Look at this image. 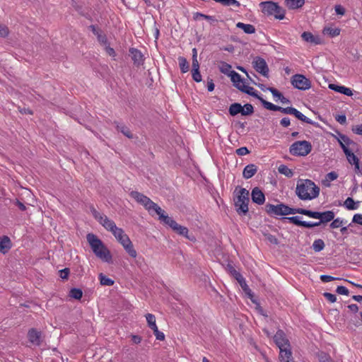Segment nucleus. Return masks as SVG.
Listing matches in <instances>:
<instances>
[{
    "mask_svg": "<svg viewBox=\"0 0 362 362\" xmlns=\"http://www.w3.org/2000/svg\"><path fill=\"white\" fill-rule=\"evenodd\" d=\"M90 209L94 218L107 231L111 232L122 245L129 243L130 240L129 236L124 233L122 228L117 227L112 220L110 219L107 216L100 214L93 206L90 207Z\"/></svg>",
    "mask_w": 362,
    "mask_h": 362,
    "instance_id": "nucleus-1",
    "label": "nucleus"
},
{
    "mask_svg": "<svg viewBox=\"0 0 362 362\" xmlns=\"http://www.w3.org/2000/svg\"><path fill=\"white\" fill-rule=\"evenodd\" d=\"M274 341L279 349L280 362H295L292 356L290 341L286 334L281 329H279L274 336Z\"/></svg>",
    "mask_w": 362,
    "mask_h": 362,
    "instance_id": "nucleus-2",
    "label": "nucleus"
},
{
    "mask_svg": "<svg viewBox=\"0 0 362 362\" xmlns=\"http://www.w3.org/2000/svg\"><path fill=\"white\" fill-rule=\"evenodd\" d=\"M320 187L310 180H299L296 188V194L301 200H312L320 194Z\"/></svg>",
    "mask_w": 362,
    "mask_h": 362,
    "instance_id": "nucleus-3",
    "label": "nucleus"
},
{
    "mask_svg": "<svg viewBox=\"0 0 362 362\" xmlns=\"http://www.w3.org/2000/svg\"><path fill=\"white\" fill-rule=\"evenodd\" d=\"M86 238L93 253L98 258L105 262L110 263L112 262L110 252L100 239L93 233H88Z\"/></svg>",
    "mask_w": 362,
    "mask_h": 362,
    "instance_id": "nucleus-4",
    "label": "nucleus"
},
{
    "mask_svg": "<svg viewBox=\"0 0 362 362\" xmlns=\"http://www.w3.org/2000/svg\"><path fill=\"white\" fill-rule=\"evenodd\" d=\"M234 193L235 206L237 212L240 214H245L248 212L249 191L239 186L236 187Z\"/></svg>",
    "mask_w": 362,
    "mask_h": 362,
    "instance_id": "nucleus-5",
    "label": "nucleus"
},
{
    "mask_svg": "<svg viewBox=\"0 0 362 362\" xmlns=\"http://www.w3.org/2000/svg\"><path fill=\"white\" fill-rule=\"evenodd\" d=\"M129 195L136 202L142 205L149 214L153 216V213L160 211V207L144 194L137 191H132Z\"/></svg>",
    "mask_w": 362,
    "mask_h": 362,
    "instance_id": "nucleus-6",
    "label": "nucleus"
},
{
    "mask_svg": "<svg viewBox=\"0 0 362 362\" xmlns=\"http://www.w3.org/2000/svg\"><path fill=\"white\" fill-rule=\"evenodd\" d=\"M262 13L267 16H273L275 18L282 20L285 17V10L277 3L267 1L259 4Z\"/></svg>",
    "mask_w": 362,
    "mask_h": 362,
    "instance_id": "nucleus-7",
    "label": "nucleus"
},
{
    "mask_svg": "<svg viewBox=\"0 0 362 362\" xmlns=\"http://www.w3.org/2000/svg\"><path fill=\"white\" fill-rule=\"evenodd\" d=\"M301 208L293 209L284 204L274 205L267 204L265 205V211L270 216H283L294 214H300Z\"/></svg>",
    "mask_w": 362,
    "mask_h": 362,
    "instance_id": "nucleus-8",
    "label": "nucleus"
},
{
    "mask_svg": "<svg viewBox=\"0 0 362 362\" xmlns=\"http://www.w3.org/2000/svg\"><path fill=\"white\" fill-rule=\"evenodd\" d=\"M312 145L308 141H298L294 142L289 148V152L293 156H305L310 153Z\"/></svg>",
    "mask_w": 362,
    "mask_h": 362,
    "instance_id": "nucleus-9",
    "label": "nucleus"
},
{
    "mask_svg": "<svg viewBox=\"0 0 362 362\" xmlns=\"http://www.w3.org/2000/svg\"><path fill=\"white\" fill-rule=\"evenodd\" d=\"M300 214L305 215L313 218L320 219L318 221V223H320V226L322 223L332 221L334 218V213L332 211L319 212L303 209V210H300Z\"/></svg>",
    "mask_w": 362,
    "mask_h": 362,
    "instance_id": "nucleus-10",
    "label": "nucleus"
},
{
    "mask_svg": "<svg viewBox=\"0 0 362 362\" xmlns=\"http://www.w3.org/2000/svg\"><path fill=\"white\" fill-rule=\"evenodd\" d=\"M292 85L299 90H308L311 87L310 81L305 78L303 75L296 74L291 79Z\"/></svg>",
    "mask_w": 362,
    "mask_h": 362,
    "instance_id": "nucleus-11",
    "label": "nucleus"
},
{
    "mask_svg": "<svg viewBox=\"0 0 362 362\" xmlns=\"http://www.w3.org/2000/svg\"><path fill=\"white\" fill-rule=\"evenodd\" d=\"M252 64H253V67L257 72H259L264 76L268 77L269 68H268L266 61L263 58L257 57L254 59Z\"/></svg>",
    "mask_w": 362,
    "mask_h": 362,
    "instance_id": "nucleus-12",
    "label": "nucleus"
},
{
    "mask_svg": "<svg viewBox=\"0 0 362 362\" xmlns=\"http://www.w3.org/2000/svg\"><path fill=\"white\" fill-rule=\"evenodd\" d=\"M41 332L35 328H31L28 332V339L29 341L35 346H40L41 344Z\"/></svg>",
    "mask_w": 362,
    "mask_h": 362,
    "instance_id": "nucleus-13",
    "label": "nucleus"
},
{
    "mask_svg": "<svg viewBox=\"0 0 362 362\" xmlns=\"http://www.w3.org/2000/svg\"><path fill=\"white\" fill-rule=\"evenodd\" d=\"M129 53L134 65L139 66L144 63V55L140 50L136 48H130Z\"/></svg>",
    "mask_w": 362,
    "mask_h": 362,
    "instance_id": "nucleus-14",
    "label": "nucleus"
},
{
    "mask_svg": "<svg viewBox=\"0 0 362 362\" xmlns=\"http://www.w3.org/2000/svg\"><path fill=\"white\" fill-rule=\"evenodd\" d=\"M252 200L254 203L262 205L264 203L265 196L259 187H255L251 193Z\"/></svg>",
    "mask_w": 362,
    "mask_h": 362,
    "instance_id": "nucleus-15",
    "label": "nucleus"
},
{
    "mask_svg": "<svg viewBox=\"0 0 362 362\" xmlns=\"http://www.w3.org/2000/svg\"><path fill=\"white\" fill-rule=\"evenodd\" d=\"M228 76H230L231 81L233 83L234 86L240 91L242 88L243 89V86H246L241 76L235 71H231Z\"/></svg>",
    "mask_w": 362,
    "mask_h": 362,
    "instance_id": "nucleus-16",
    "label": "nucleus"
},
{
    "mask_svg": "<svg viewBox=\"0 0 362 362\" xmlns=\"http://www.w3.org/2000/svg\"><path fill=\"white\" fill-rule=\"evenodd\" d=\"M157 215L159 216V220L163 223L168 225L171 229L176 224V221L173 220L172 218L169 217L168 215L165 214V211L160 208V211L159 212H155Z\"/></svg>",
    "mask_w": 362,
    "mask_h": 362,
    "instance_id": "nucleus-17",
    "label": "nucleus"
},
{
    "mask_svg": "<svg viewBox=\"0 0 362 362\" xmlns=\"http://www.w3.org/2000/svg\"><path fill=\"white\" fill-rule=\"evenodd\" d=\"M11 247L12 243L8 236L4 235L0 237V252L2 254H6L8 252Z\"/></svg>",
    "mask_w": 362,
    "mask_h": 362,
    "instance_id": "nucleus-18",
    "label": "nucleus"
},
{
    "mask_svg": "<svg viewBox=\"0 0 362 362\" xmlns=\"http://www.w3.org/2000/svg\"><path fill=\"white\" fill-rule=\"evenodd\" d=\"M329 88L347 96H351L353 95L352 90L349 88H346L343 86L331 83L329 85Z\"/></svg>",
    "mask_w": 362,
    "mask_h": 362,
    "instance_id": "nucleus-19",
    "label": "nucleus"
},
{
    "mask_svg": "<svg viewBox=\"0 0 362 362\" xmlns=\"http://www.w3.org/2000/svg\"><path fill=\"white\" fill-rule=\"evenodd\" d=\"M337 140L342 149L343 146L344 148H349V146L356 145V144L354 141L350 139L347 136L342 134H339V137L337 138Z\"/></svg>",
    "mask_w": 362,
    "mask_h": 362,
    "instance_id": "nucleus-20",
    "label": "nucleus"
},
{
    "mask_svg": "<svg viewBox=\"0 0 362 362\" xmlns=\"http://www.w3.org/2000/svg\"><path fill=\"white\" fill-rule=\"evenodd\" d=\"M257 171V167L255 164H249L245 167L243 176L245 179H250L255 175Z\"/></svg>",
    "mask_w": 362,
    "mask_h": 362,
    "instance_id": "nucleus-21",
    "label": "nucleus"
},
{
    "mask_svg": "<svg viewBox=\"0 0 362 362\" xmlns=\"http://www.w3.org/2000/svg\"><path fill=\"white\" fill-rule=\"evenodd\" d=\"M301 37L306 42L313 43L315 45H319L320 43V39L318 37L314 36L310 32H303L301 34Z\"/></svg>",
    "mask_w": 362,
    "mask_h": 362,
    "instance_id": "nucleus-22",
    "label": "nucleus"
},
{
    "mask_svg": "<svg viewBox=\"0 0 362 362\" xmlns=\"http://www.w3.org/2000/svg\"><path fill=\"white\" fill-rule=\"evenodd\" d=\"M343 151L346 156L348 162L351 165H354L359 162L358 158L349 148L343 147Z\"/></svg>",
    "mask_w": 362,
    "mask_h": 362,
    "instance_id": "nucleus-23",
    "label": "nucleus"
},
{
    "mask_svg": "<svg viewBox=\"0 0 362 362\" xmlns=\"http://www.w3.org/2000/svg\"><path fill=\"white\" fill-rule=\"evenodd\" d=\"M305 4V0H285L286 6L291 10L301 8Z\"/></svg>",
    "mask_w": 362,
    "mask_h": 362,
    "instance_id": "nucleus-24",
    "label": "nucleus"
},
{
    "mask_svg": "<svg viewBox=\"0 0 362 362\" xmlns=\"http://www.w3.org/2000/svg\"><path fill=\"white\" fill-rule=\"evenodd\" d=\"M172 230L180 235L184 236L189 240L191 239L188 236L189 230L185 226H181V225L178 224L177 223H176V224L174 226V227L173 228Z\"/></svg>",
    "mask_w": 362,
    "mask_h": 362,
    "instance_id": "nucleus-25",
    "label": "nucleus"
},
{
    "mask_svg": "<svg viewBox=\"0 0 362 362\" xmlns=\"http://www.w3.org/2000/svg\"><path fill=\"white\" fill-rule=\"evenodd\" d=\"M294 115L296 118L300 119L302 122H304L308 124H315V122H314L313 120L305 116L303 113H301L300 111H298L297 109L293 108L292 114Z\"/></svg>",
    "mask_w": 362,
    "mask_h": 362,
    "instance_id": "nucleus-26",
    "label": "nucleus"
},
{
    "mask_svg": "<svg viewBox=\"0 0 362 362\" xmlns=\"http://www.w3.org/2000/svg\"><path fill=\"white\" fill-rule=\"evenodd\" d=\"M294 115L296 118L300 119L302 122H304L308 124H315V122H314L313 120L305 116L303 113H301L300 111H298L297 109L293 108L292 114Z\"/></svg>",
    "mask_w": 362,
    "mask_h": 362,
    "instance_id": "nucleus-27",
    "label": "nucleus"
},
{
    "mask_svg": "<svg viewBox=\"0 0 362 362\" xmlns=\"http://www.w3.org/2000/svg\"><path fill=\"white\" fill-rule=\"evenodd\" d=\"M237 28L242 29L247 34H253L255 33V28L253 25L245 24L239 22L236 24Z\"/></svg>",
    "mask_w": 362,
    "mask_h": 362,
    "instance_id": "nucleus-28",
    "label": "nucleus"
},
{
    "mask_svg": "<svg viewBox=\"0 0 362 362\" xmlns=\"http://www.w3.org/2000/svg\"><path fill=\"white\" fill-rule=\"evenodd\" d=\"M116 129L117 131H119L127 138H129V139L133 138V134L131 132L130 129L124 124H120L117 123Z\"/></svg>",
    "mask_w": 362,
    "mask_h": 362,
    "instance_id": "nucleus-29",
    "label": "nucleus"
},
{
    "mask_svg": "<svg viewBox=\"0 0 362 362\" xmlns=\"http://www.w3.org/2000/svg\"><path fill=\"white\" fill-rule=\"evenodd\" d=\"M242 110H243L241 104L238 103L231 104L228 109L229 114L231 116H235V115H238V113L241 114Z\"/></svg>",
    "mask_w": 362,
    "mask_h": 362,
    "instance_id": "nucleus-30",
    "label": "nucleus"
},
{
    "mask_svg": "<svg viewBox=\"0 0 362 362\" xmlns=\"http://www.w3.org/2000/svg\"><path fill=\"white\" fill-rule=\"evenodd\" d=\"M243 88L241 89V91L243 93H245L247 95L253 96L259 100L262 99V97L258 95L257 90H255L254 89V88L249 86H243Z\"/></svg>",
    "mask_w": 362,
    "mask_h": 362,
    "instance_id": "nucleus-31",
    "label": "nucleus"
},
{
    "mask_svg": "<svg viewBox=\"0 0 362 362\" xmlns=\"http://www.w3.org/2000/svg\"><path fill=\"white\" fill-rule=\"evenodd\" d=\"M359 202H355L351 197H348L344 202V206L349 210H356L358 207Z\"/></svg>",
    "mask_w": 362,
    "mask_h": 362,
    "instance_id": "nucleus-32",
    "label": "nucleus"
},
{
    "mask_svg": "<svg viewBox=\"0 0 362 362\" xmlns=\"http://www.w3.org/2000/svg\"><path fill=\"white\" fill-rule=\"evenodd\" d=\"M124 248L125 251L129 254V255L133 258H135L137 255L136 251L134 247V245L131 241H129L128 243H125V245H122Z\"/></svg>",
    "mask_w": 362,
    "mask_h": 362,
    "instance_id": "nucleus-33",
    "label": "nucleus"
},
{
    "mask_svg": "<svg viewBox=\"0 0 362 362\" xmlns=\"http://www.w3.org/2000/svg\"><path fill=\"white\" fill-rule=\"evenodd\" d=\"M179 66L182 73H187L189 69V63L184 57H178Z\"/></svg>",
    "mask_w": 362,
    "mask_h": 362,
    "instance_id": "nucleus-34",
    "label": "nucleus"
},
{
    "mask_svg": "<svg viewBox=\"0 0 362 362\" xmlns=\"http://www.w3.org/2000/svg\"><path fill=\"white\" fill-rule=\"evenodd\" d=\"M278 170L281 174L284 175L287 177H291L293 175V170L284 164L279 165Z\"/></svg>",
    "mask_w": 362,
    "mask_h": 362,
    "instance_id": "nucleus-35",
    "label": "nucleus"
},
{
    "mask_svg": "<svg viewBox=\"0 0 362 362\" xmlns=\"http://www.w3.org/2000/svg\"><path fill=\"white\" fill-rule=\"evenodd\" d=\"M261 103L264 106V108L272 110V111H279L280 106L276 105L270 102H268L265 100H264L262 98L260 100Z\"/></svg>",
    "mask_w": 362,
    "mask_h": 362,
    "instance_id": "nucleus-36",
    "label": "nucleus"
},
{
    "mask_svg": "<svg viewBox=\"0 0 362 362\" xmlns=\"http://www.w3.org/2000/svg\"><path fill=\"white\" fill-rule=\"evenodd\" d=\"M99 279L100 283L103 286H112L114 284V281L108 277H107L105 275H104L103 273H100L99 274Z\"/></svg>",
    "mask_w": 362,
    "mask_h": 362,
    "instance_id": "nucleus-37",
    "label": "nucleus"
},
{
    "mask_svg": "<svg viewBox=\"0 0 362 362\" xmlns=\"http://www.w3.org/2000/svg\"><path fill=\"white\" fill-rule=\"evenodd\" d=\"M83 292L80 288H73L69 291V296L72 298L80 300L82 298Z\"/></svg>",
    "mask_w": 362,
    "mask_h": 362,
    "instance_id": "nucleus-38",
    "label": "nucleus"
},
{
    "mask_svg": "<svg viewBox=\"0 0 362 362\" xmlns=\"http://www.w3.org/2000/svg\"><path fill=\"white\" fill-rule=\"evenodd\" d=\"M325 246V243L322 239L315 240L313 243V249L317 252L322 251Z\"/></svg>",
    "mask_w": 362,
    "mask_h": 362,
    "instance_id": "nucleus-39",
    "label": "nucleus"
},
{
    "mask_svg": "<svg viewBox=\"0 0 362 362\" xmlns=\"http://www.w3.org/2000/svg\"><path fill=\"white\" fill-rule=\"evenodd\" d=\"M146 319L148 323V326L151 329H154L157 327L156 323V317L154 315L148 313L146 315Z\"/></svg>",
    "mask_w": 362,
    "mask_h": 362,
    "instance_id": "nucleus-40",
    "label": "nucleus"
},
{
    "mask_svg": "<svg viewBox=\"0 0 362 362\" xmlns=\"http://www.w3.org/2000/svg\"><path fill=\"white\" fill-rule=\"evenodd\" d=\"M228 270L230 274L238 281L239 280H242L243 278V275L238 272L232 265L228 264Z\"/></svg>",
    "mask_w": 362,
    "mask_h": 362,
    "instance_id": "nucleus-41",
    "label": "nucleus"
},
{
    "mask_svg": "<svg viewBox=\"0 0 362 362\" xmlns=\"http://www.w3.org/2000/svg\"><path fill=\"white\" fill-rule=\"evenodd\" d=\"M243 110L241 112V115L243 116L251 115L254 112V107L251 104H245V105H242Z\"/></svg>",
    "mask_w": 362,
    "mask_h": 362,
    "instance_id": "nucleus-42",
    "label": "nucleus"
},
{
    "mask_svg": "<svg viewBox=\"0 0 362 362\" xmlns=\"http://www.w3.org/2000/svg\"><path fill=\"white\" fill-rule=\"evenodd\" d=\"M346 223V221L341 219L340 218H334L332 222L330 223L329 226L331 228H338L341 227L344 223Z\"/></svg>",
    "mask_w": 362,
    "mask_h": 362,
    "instance_id": "nucleus-43",
    "label": "nucleus"
},
{
    "mask_svg": "<svg viewBox=\"0 0 362 362\" xmlns=\"http://www.w3.org/2000/svg\"><path fill=\"white\" fill-rule=\"evenodd\" d=\"M324 33L325 34L329 35L330 37H333L338 36L340 34V29L327 28L324 29Z\"/></svg>",
    "mask_w": 362,
    "mask_h": 362,
    "instance_id": "nucleus-44",
    "label": "nucleus"
},
{
    "mask_svg": "<svg viewBox=\"0 0 362 362\" xmlns=\"http://www.w3.org/2000/svg\"><path fill=\"white\" fill-rule=\"evenodd\" d=\"M219 69L221 73L228 75L231 71V66L226 62H221Z\"/></svg>",
    "mask_w": 362,
    "mask_h": 362,
    "instance_id": "nucleus-45",
    "label": "nucleus"
},
{
    "mask_svg": "<svg viewBox=\"0 0 362 362\" xmlns=\"http://www.w3.org/2000/svg\"><path fill=\"white\" fill-rule=\"evenodd\" d=\"M192 76L194 81L201 82L202 80L199 69H192Z\"/></svg>",
    "mask_w": 362,
    "mask_h": 362,
    "instance_id": "nucleus-46",
    "label": "nucleus"
},
{
    "mask_svg": "<svg viewBox=\"0 0 362 362\" xmlns=\"http://www.w3.org/2000/svg\"><path fill=\"white\" fill-rule=\"evenodd\" d=\"M264 235L266 240L267 241H269L270 243H272L273 245L279 244L278 239L274 235H273L270 233H264Z\"/></svg>",
    "mask_w": 362,
    "mask_h": 362,
    "instance_id": "nucleus-47",
    "label": "nucleus"
},
{
    "mask_svg": "<svg viewBox=\"0 0 362 362\" xmlns=\"http://www.w3.org/2000/svg\"><path fill=\"white\" fill-rule=\"evenodd\" d=\"M286 218L291 223H293V224H295L296 226H302V225H303V221H300L299 216H291V217H287Z\"/></svg>",
    "mask_w": 362,
    "mask_h": 362,
    "instance_id": "nucleus-48",
    "label": "nucleus"
},
{
    "mask_svg": "<svg viewBox=\"0 0 362 362\" xmlns=\"http://www.w3.org/2000/svg\"><path fill=\"white\" fill-rule=\"evenodd\" d=\"M156 339L163 341L165 339V334L158 330V327L152 329Z\"/></svg>",
    "mask_w": 362,
    "mask_h": 362,
    "instance_id": "nucleus-49",
    "label": "nucleus"
},
{
    "mask_svg": "<svg viewBox=\"0 0 362 362\" xmlns=\"http://www.w3.org/2000/svg\"><path fill=\"white\" fill-rule=\"evenodd\" d=\"M268 90L272 94L274 98H277L280 100V98L282 97V93H280L277 89L273 88V87H269Z\"/></svg>",
    "mask_w": 362,
    "mask_h": 362,
    "instance_id": "nucleus-50",
    "label": "nucleus"
},
{
    "mask_svg": "<svg viewBox=\"0 0 362 362\" xmlns=\"http://www.w3.org/2000/svg\"><path fill=\"white\" fill-rule=\"evenodd\" d=\"M9 33L8 28L5 25H0V37H6Z\"/></svg>",
    "mask_w": 362,
    "mask_h": 362,
    "instance_id": "nucleus-51",
    "label": "nucleus"
},
{
    "mask_svg": "<svg viewBox=\"0 0 362 362\" xmlns=\"http://www.w3.org/2000/svg\"><path fill=\"white\" fill-rule=\"evenodd\" d=\"M336 292L339 294L345 295V296H348L349 293V290L345 286H337V288L336 289Z\"/></svg>",
    "mask_w": 362,
    "mask_h": 362,
    "instance_id": "nucleus-52",
    "label": "nucleus"
},
{
    "mask_svg": "<svg viewBox=\"0 0 362 362\" xmlns=\"http://www.w3.org/2000/svg\"><path fill=\"white\" fill-rule=\"evenodd\" d=\"M336 279H339L333 277L329 275H326V274H322L320 276V280L325 283L330 282V281L336 280Z\"/></svg>",
    "mask_w": 362,
    "mask_h": 362,
    "instance_id": "nucleus-53",
    "label": "nucleus"
},
{
    "mask_svg": "<svg viewBox=\"0 0 362 362\" xmlns=\"http://www.w3.org/2000/svg\"><path fill=\"white\" fill-rule=\"evenodd\" d=\"M323 296L326 298L327 300H329L330 303H335L337 300V297L334 294L325 292L323 293Z\"/></svg>",
    "mask_w": 362,
    "mask_h": 362,
    "instance_id": "nucleus-54",
    "label": "nucleus"
},
{
    "mask_svg": "<svg viewBox=\"0 0 362 362\" xmlns=\"http://www.w3.org/2000/svg\"><path fill=\"white\" fill-rule=\"evenodd\" d=\"M198 18H202L206 20H213V17L211 16H207L202 13L197 12L194 14V18L197 20Z\"/></svg>",
    "mask_w": 362,
    "mask_h": 362,
    "instance_id": "nucleus-55",
    "label": "nucleus"
},
{
    "mask_svg": "<svg viewBox=\"0 0 362 362\" xmlns=\"http://www.w3.org/2000/svg\"><path fill=\"white\" fill-rule=\"evenodd\" d=\"M352 222L362 226V214H354L352 218Z\"/></svg>",
    "mask_w": 362,
    "mask_h": 362,
    "instance_id": "nucleus-56",
    "label": "nucleus"
},
{
    "mask_svg": "<svg viewBox=\"0 0 362 362\" xmlns=\"http://www.w3.org/2000/svg\"><path fill=\"white\" fill-rule=\"evenodd\" d=\"M320 226V223L318 222H307V221H304L303 222V225L302 226L303 227H305V228H313V227H315V226Z\"/></svg>",
    "mask_w": 362,
    "mask_h": 362,
    "instance_id": "nucleus-57",
    "label": "nucleus"
},
{
    "mask_svg": "<svg viewBox=\"0 0 362 362\" xmlns=\"http://www.w3.org/2000/svg\"><path fill=\"white\" fill-rule=\"evenodd\" d=\"M250 153L247 147H240L236 150V153L239 156H245Z\"/></svg>",
    "mask_w": 362,
    "mask_h": 362,
    "instance_id": "nucleus-58",
    "label": "nucleus"
},
{
    "mask_svg": "<svg viewBox=\"0 0 362 362\" xmlns=\"http://www.w3.org/2000/svg\"><path fill=\"white\" fill-rule=\"evenodd\" d=\"M338 177V175L332 171L326 175V180L329 181L335 180Z\"/></svg>",
    "mask_w": 362,
    "mask_h": 362,
    "instance_id": "nucleus-59",
    "label": "nucleus"
},
{
    "mask_svg": "<svg viewBox=\"0 0 362 362\" xmlns=\"http://www.w3.org/2000/svg\"><path fill=\"white\" fill-rule=\"evenodd\" d=\"M335 119L341 124H344L346 122V117L344 115H339L336 116Z\"/></svg>",
    "mask_w": 362,
    "mask_h": 362,
    "instance_id": "nucleus-60",
    "label": "nucleus"
},
{
    "mask_svg": "<svg viewBox=\"0 0 362 362\" xmlns=\"http://www.w3.org/2000/svg\"><path fill=\"white\" fill-rule=\"evenodd\" d=\"M98 40L103 44V45H107V39L105 35H102L101 33L98 35L97 36Z\"/></svg>",
    "mask_w": 362,
    "mask_h": 362,
    "instance_id": "nucleus-61",
    "label": "nucleus"
},
{
    "mask_svg": "<svg viewBox=\"0 0 362 362\" xmlns=\"http://www.w3.org/2000/svg\"><path fill=\"white\" fill-rule=\"evenodd\" d=\"M334 9H335V12L339 14V15H341V16H343L344 15L345 13V9L344 8L341 6V5H337L335 6L334 7Z\"/></svg>",
    "mask_w": 362,
    "mask_h": 362,
    "instance_id": "nucleus-62",
    "label": "nucleus"
},
{
    "mask_svg": "<svg viewBox=\"0 0 362 362\" xmlns=\"http://www.w3.org/2000/svg\"><path fill=\"white\" fill-rule=\"evenodd\" d=\"M293 108L294 107H280L279 112H281L282 113H284V114L291 115Z\"/></svg>",
    "mask_w": 362,
    "mask_h": 362,
    "instance_id": "nucleus-63",
    "label": "nucleus"
},
{
    "mask_svg": "<svg viewBox=\"0 0 362 362\" xmlns=\"http://www.w3.org/2000/svg\"><path fill=\"white\" fill-rule=\"evenodd\" d=\"M352 131L356 134L362 136V124L353 127Z\"/></svg>",
    "mask_w": 362,
    "mask_h": 362,
    "instance_id": "nucleus-64",
    "label": "nucleus"
}]
</instances>
